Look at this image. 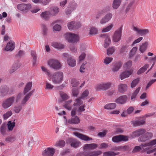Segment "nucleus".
Segmentation results:
<instances>
[{"instance_id":"f257e3e1","label":"nucleus","mask_w":156,"mask_h":156,"mask_svg":"<svg viewBox=\"0 0 156 156\" xmlns=\"http://www.w3.org/2000/svg\"><path fill=\"white\" fill-rule=\"evenodd\" d=\"M32 86V82H29L26 84L23 92V94L25 96L21 102L22 105H24L26 103L34 91L35 89H33L27 94L31 89Z\"/></svg>"},{"instance_id":"f03ea898","label":"nucleus","mask_w":156,"mask_h":156,"mask_svg":"<svg viewBox=\"0 0 156 156\" xmlns=\"http://www.w3.org/2000/svg\"><path fill=\"white\" fill-rule=\"evenodd\" d=\"M63 73L60 71L54 73L52 76V81L54 83L59 84L61 83L63 78Z\"/></svg>"},{"instance_id":"7ed1b4c3","label":"nucleus","mask_w":156,"mask_h":156,"mask_svg":"<svg viewBox=\"0 0 156 156\" xmlns=\"http://www.w3.org/2000/svg\"><path fill=\"white\" fill-rule=\"evenodd\" d=\"M15 99V97L12 96L5 100L2 103V108L4 109H6L11 107L13 104Z\"/></svg>"},{"instance_id":"20e7f679","label":"nucleus","mask_w":156,"mask_h":156,"mask_svg":"<svg viewBox=\"0 0 156 156\" xmlns=\"http://www.w3.org/2000/svg\"><path fill=\"white\" fill-rule=\"evenodd\" d=\"M48 64L49 66L54 69L58 70L61 67V64L58 60L55 59H51L48 61Z\"/></svg>"},{"instance_id":"39448f33","label":"nucleus","mask_w":156,"mask_h":156,"mask_svg":"<svg viewBox=\"0 0 156 156\" xmlns=\"http://www.w3.org/2000/svg\"><path fill=\"white\" fill-rule=\"evenodd\" d=\"M112 83L111 82L104 83L96 85L95 87L96 90L98 91L101 90H106L111 87Z\"/></svg>"},{"instance_id":"423d86ee","label":"nucleus","mask_w":156,"mask_h":156,"mask_svg":"<svg viewBox=\"0 0 156 156\" xmlns=\"http://www.w3.org/2000/svg\"><path fill=\"white\" fill-rule=\"evenodd\" d=\"M65 37L66 40L69 42H76L79 41V37L77 34H70V33H66Z\"/></svg>"},{"instance_id":"0eeeda50","label":"nucleus","mask_w":156,"mask_h":156,"mask_svg":"<svg viewBox=\"0 0 156 156\" xmlns=\"http://www.w3.org/2000/svg\"><path fill=\"white\" fill-rule=\"evenodd\" d=\"M63 56L64 57L67 58V63L68 65L70 66L73 67L76 65V61L75 59L69 55L67 53H64L63 54Z\"/></svg>"},{"instance_id":"6e6552de","label":"nucleus","mask_w":156,"mask_h":156,"mask_svg":"<svg viewBox=\"0 0 156 156\" xmlns=\"http://www.w3.org/2000/svg\"><path fill=\"white\" fill-rule=\"evenodd\" d=\"M129 137L122 135H119L113 136L112 140L114 142L119 143L122 141H126L128 140Z\"/></svg>"},{"instance_id":"1a4fd4ad","label":"nucleus","mask_w":156,"mask_h":156,"mask_svg":"<svg viewBox=\"0 0 156 156\" xmlns=\"http://www.w3.org/2000/svg\"><path fill=\"white\" fill-rule=\"evenodd\" d=\"M122 28L120 27L115 32L113 36V39L114 42H117L120 40L122 35Z\"/></svg>"},{"instance_id":"9d476101","label":"nucleus","mask_w":156,"mask_h":156,"mask_svg":"<svg viewBox=\"0 0 156 156\" xmlns=\"http://www.w3.org/2000/svg\"><path fill=\"white\" fill-rule=\"evenodd\" d=\"M55 151L53 148L48 147L46 148L42 152L43 156H53Z\"/></svg>"},{"instance_id":"9b49d317","label":"nucleus","mask_w":156,"mask_h":156,"mask_svg":"<svg viewBox=\"0 0 156 156\" xmlns=\"http://www.w3.org/2000/svg\"><path fill=\"white\" fill-rule=\"evenodd\" d=\"M133 29L134 31L136 32L138 34H140L142 36L145 35L149 33L148 29H139L134 26L133 27Z\"/></svg>"},{"instance_id":"f8f14e48","label":"nucleus","mask_w":156,"mask_h":156,"mask_svg":"<svg viewBox=\"0 0 156 156\" xmlns=\"http://www.w3.org/2000/svg\"><path fill=\"white\" fill-rule=\"evenodd\" d=\"M31 7L30 4H19L17 6V8L19 10L23 12H26Z\"/></svg>"},{"instance_id":"ddd939ff","label":"nucleus","mask_w":156,"mask_h":156,"mask_svg":"<svg viewBox=\"0 0 156 156\" xmlns=\"http://www.w3.org/2000/svg\"><path fill=\"white\" fill-rule=\"evenodd\" d=\"M81 26L80 23H76L74 21H72L68 24V27L69 30L77 29Z\"/></svg>"},{"instance_id":"4468645a","label":"nucleus","mask_w":156,"mask_h":156,"mask_svg":"<svg viewBox=\"0 0 156 156\" xmlns=\"http://www.w3.org/2000/svg\"><path fill=\"white\" fill-rule=\"evenodd\" d=\"M73 134L78 138L84 141H88L92 140L91 138H90L85 135L80 134L77 132H74Z\"/></svg>"},{"instance_id":"2eb2a0df","label":"nucleus","mask_w":156,"mask_h":156,"mask_svg":"<svg viewBox=\"0 0 156 156\" xmlns=\"http://www.w3.org/2000/svg\"><path fill=\"white\" fill-rule=\"evenodd\" d=\"M15 45L14 42L13 41L11 40L7 44L5 50L7 51H12L14 49Z\"/></svg>"},{"instance_id":"dca6fc26","label":"nucleus","mask_w":156,"mask_h":156,"mask_svg":"<svg viewBox=\"0 0 156 156\" xmlns=\"http://www.w3.org/2000/svg\"><path fill=\"white\" fill-rule=\"evenodd\" d=\"M112 16V14L111 13L107 14L104 17L102 18L101 20L100 21V23L101 24L105 23L111 19Z\"/></svg>"},{"instance_id":"f3484780","label":"nucleus","mask_w":156,"mask_h":156,"mask_svg":"<svg viewBox=\"0 0 156 156\" xmlns=\"http://www.w3.org/2000/svg\"><path fill=\"white\" fill-rule=\"evenodd\" d=\"M127 99L128 98L126 95H122L117 99L115 101V102L118 104H124L126 102Z\"/></svg>"},{"instance_id":"a211bd4d","label":"nucleus","mask_w":156,"mask_h":156,"mask_svg":"<svg viewBox=\"0 0 156 156\" xmlns=\"http://www.w3.org/2000/svg\"><path fill=\"white\" fill-rule=\"evenodd\" d=\"M133 72V70H130L129 71H125L122 73L120 75L121 80H122L128 77L132 74Z\"/></svg>"},{"instance_id":"6ab92c4d","label":"nucleus","mask_w":156,"mask_h":156,"mask_svg":"<svg viewBox=\"0 0 156 156\" xmlns=\"http://www.w3.org/2000/svg\"><path fill=\"white\" fill-rule=\"evenodd\" d=\"M98 146V144L94 143L86 144L84 145L83 148L84 150H92L96 148Z\"/></svg>"},{"instance_id":"aec40b11","label":"nucleus","mask_w":156,"mask_h":156,"mask_svg":"<svg viewBox=\"0 0 156 156\" xmlns=\"http://www.w3.org/2000/svg\"><path fill=\"white\" fill-rule=\"evenodd\" d=\"M131 123L135 126H139L144 124L145 120L142 119L141 120H134L131 121Z\"/></svg>"},{"instance_id":"412c9836","label":"nucleus","mask_w":156,"mask_h":156,"mask_svg":"<svg viewBox=\"0 0 156 156\" xmlns=\"http://www.w3.org/2000/svg\"><path fill=\"white\" fill-rule=\"evenodd\" d=\"M100 37L105 38L104 47L106 48L111 43L110 38L106 34H101Z\"/></svg>"},{"instance_id":"4be33fe9","label":"nucleus","mask_w":156,"mask_h":156,"mask_svg":"<svg viewBox=\"0 0 156 156\" xmlns=\"http://www.w3.org/2000/svg\"><path fill=\"white\" fill-rule=\"evenodd\" d=\"M80 122V120L77 116H72V118L68 121V122L69 124H78Z\"/></svg>"},{"instance_id":"5701e85b","label":"nucleus","mask_w":156,"mask_h":156,"mask_svg":"<svg viewBox=\"0 0 156 156\" xmlns=\"http://www.w3.org/2000/svg\"><path fill=\"white\" fill-rule=\"evenodd\" d=\"M122 66V63L120 62H117L112 64V70L114 72H117Z\"/></svg>"},{"instance_id":"b1692460","label":"nucleus","mask_w":156,"mask_h":156,"mask_svg":"<svg viewBox=\"0 0 156 156\" xmlns=\"http://www.w3.org/2000/svg\"><path fill=\"white\" fill-rule=\"evenodd\" d=\"M118 89L119 92L122 93L127 90V86L126 84L121 83L118 86Z\"/></svg>"},{"instance_id":"393cba45","label":"nucleus","mask_w":156,"mask_h":156,"mask_svg":"<svg viewBox=\"0 0 156 156\" xmlns=\"http://www.w3.org/2000/svg\"><path fill=\"white\" fill-rule=\"evenodd\" d=\"M146 130L145 129L140 128L136 130L133 132V134L135 137L139 136L145 133Z\"/></svg>"},{"instance_id":"a878e982","label":"nucleus","mask_w":156,"mask_h":156,"mask_svg":"<svg viewBox=\"0 0 156 156\" xmlns=\"http://www.w3.org/2000/svg\"><path fill=\"white\" fill-rule=\"evenodd\" d=\"M70 143L71 146L74 148L78 147L80 144V143L79 141L73 139H71Z\"/></svg>"},{"instance_id":"bb28decb","label":"nucleus","mask_w":156,"mask_h":156,"mask_svg":"<svg viewBox=\"0 0 156 156\" xmlns=\"http://www.w3.org/2000/svg\"><path fill=\"white\" fill-rule=\"evenodd\" d=\"M20 64L19 62L14 64L12 68L9 70L10 73H11L15 72L20 67Z\"/></svg>"},{"instance_id":"cd10ccee","label":"nucleus","mask_w":156,"mask_h":156,"mask_svg":"<svg viewBox=\"0 0 156 156\" xmlns=\"http://www.w3.org/2000/svg\"><path fill=\"white\" fill-rule=\"evenodd\" d=\"M51 45L54 48L58 49H63L64 48V45L59 43L57 42H53L51 43Z\"/></svg>"},{"instance_id":"c85d7f7f","label":"nucleus","mask_w":156,"mask_h":156,"mask_svg":"<svg viewBox=\"0 0 156 156\" xmlns=\"http://www.w3.org/2000/svg\"><path fill=\"white\" fill-rule=\"evenodd\" d=\"M16 140V137L13 135L8 136L5 139V141L8 143H12Z\"/></svg>"},{"instance_id":"c756f323","label":"nucleus","mask_w":156,"mask_h":156,"mask_svg":"<svg viewBox=\"0 0 156 156\" xmlns=\"http://www.w3.org/2000/svg\"><path fill=\"white\" fill-rule=\"evenodd\" d=\"M41 17L44 20L48 19L50 16V12L49 11L43 12L40 15Z\"/></svg>"},{"instance_id":"7c9ffc66","label":"nucleus","mask_w":156,"mask_h":156,"mask_svg":"<svg viewBox=\"0 0 156 156\" xmlns=\"http://www.w3.org/2000/svg\"><path fill=\"white\" fill-rule=\"evenodd\" d=\"M149 66V64H145L137 71V74L138 75H140L144 73L147 69Z\"/></svg>"},{"instance_id":"2f4dec72","label":"nucleus","mask_w":156,"mask_h":156,"mask_svg":"<svg viewBox=\"0 0 156 156\" xmlns=\"http://www.w3.org/2000/svg\"><path fill=\"white\" fill-rule=\"evenodd\" d=\"M49 11L50 12L51 16H54L58 13L59 9L57 7H53L51 9L50 11Z\"/></svg>"},{"instance_id":"473e14b6","label":"nucleus","mask_w":156,"mask_h":156,"mask_svg":"<svg viewBox=\"0 0 156 156\" xmlns=\"http://www.w3.org/2000/svg\"><path fill=\"white\" fill-rule=\"evenodd\" d=\"M137 48L136 47H133L130 51L129 54V58L131 59L135 55L137 50Z\"/></svg>"},{"instance_id":"72a5a7b5","label":"nucleus","mask_w":156,"mask_h":156,"mask_svg":"<svg viewBox=\"0 0 156 156\" xmlns=\"http://www.w3.org/2000/svg\"><path fill=\"white\" fill-rule=\"evenodd\" d=\"M116 105L115 103H111L106 104L104 106V108L107 109H114L116 107Z\"/></svg>"},{"instance_id":"f704fd0d","label":"nucleus","mask_w":156,"mask_h":156,"mask_svg":"<svg viewBox=\"0 0 156 156\" xmlns=\"http://www.w3.org/2000/svg\"><path fill=\"white\" fill-rule=\"evenodd\" d=\"M81 98L79 97L77 98L74 101L73 105L74 107H77L80 106L82 104L83 102L81 100Z\"/></svg>"},{"instance_id":"c9c22d12","label":"nucleus","mask_w":156,"mask_h":156,"mask_svg":"<svg viewBox=\"0 0 156 156\" xmlns=\"http://www.w3.org/2000/svg\"><path fill=\"white\" fill-rule=\"evenodd\" d=\"M72 100H70L65 102L64 105V107L68 110H70L72 108L71 103L72 102Z\"/></svg>"},{"instance_id":"e433bc0d","label":"nucleus","mask_w":156,"mask_h":156,"mask_svg":"<svg viewBox=\"0 0 156 156\" xmlns=\"http://www.w3.org/2000/svg\"><path fill=\"white\" fill-rule=\"evenodd\" d=\"M148 44L147 42L142 43L139 48L140 51L141 53L144 52L146 50Z\"/></svg>"},{"instance_id":"4c0bfd02","label":"nucleus","mask_w":156,"mask_h":156,"mask_svg":"<svg viewBox=\"0 0 156 156\" xmlns=\"http://www.w3.org/2000/svg\"><path fill=\"white\" fill-rule=\"evenodd\" d=\"M31 55L33 58V64L34 66L36 63L37 57V55L35 51H31Z\"/></svg>"},{"instance_id":"58836bf2","label":"nucleus","mask_w":156,"mask_h":156,"mask_svg":"<svg viewBox=\"0 0 156 156\" xmlns=\"http://www.w3.org/2000/svg\"><path fill=\"white\" fill-rule=\"evenodd\" d=\"M15 123L14 122L9 121L7 123V127L9 131H12L15 126Z\"/></svg>"},{"instance_id":"ea45409f","label":"nucleus","mask_w":156,"mask_h":156,"mask_svg":"<svg viewBox=\"0 0 156 156\" xmlns=\"http://www.w3.org/2000/svg\"><path fill=\"white\" fill-rule=\"evenodd\" d=\"M121 0H114L112 7L115 9H117L121 4Z\"/></svg>"},{"instance_id":"a19ab883","label":"nucleus","mask_w":156,"mask_h":156,"mask_svg":"<svg viewBox=\"0 0 156 156\" xmlns=\"http://www.w3.org/2000/svg\"><path fill=\"white\" fill-rule=\"evenodd\" d=\"M140 89V87H139L134 91L131 96V100L132 101H134V100L135 99V98L137 95L138 94Z\"/></svg>"},{"instance_id":"79ce46f5","label":"nucleus","mask_w":156,"mask_h":156,"mask_svg":"<svg viewBox=\"0 0 156 156\" xmlns=\"http://www.w3.org/2000/svg\"><path fill=\"white\" fill-rule=\"evenodd\" d=\"M88 64L86 61L83 62L80 68V72L81 73H83L85 72V70L86 68L88 66Z\"/></svg>"},{"instance_id":"37998d69","label":"nucleus","mask_w":156,"mask_h":156,"mask_svg":"<svg viewBox=\"0 0 156 156\" xmlns=\"http://www.w3.org/2000/svg\"><path fill=\"white\" fill-rule=\"evenodd\" d=\"M119 154V153H115L113 151H106L103 153L104 156H115Z\"/></svg>"},{"instance_id":"c03bdc74","label":"nucleus","mask_w":156,"mask_h":156,"mask_svg":"<svg viewBox=\"0 0 156 156\" xmlns=\"http://www.w3.org/2000/svg\"><path fill=\"white\" fill-rule=\"evenodd\" d=\"M65 142L63 140H60L59 141H57L55 145L56 147H62L65 146Z\"/></svg>"},{"instance_id":"a18cd8bd","label":"nucleus","mask_w":156,"mask_h":156,"mask_svg":"<svg viewBox=\"0 0 156 156\" xmlns=\"http://www.w3.org/2000/svg\"><path fill=\"white\" fill-rule=\"evenodd\" d=\"M128 48L126 45L122 46L120 50V53L122 55H124L128 51Z\"/></svg>"},{"instance_id":"49530a36","label":"nucleus","mask_w":156,"mask_h":156,"mask_svg":"<svg viewBox=\"0 0 156 156\" xmlns=\"http://www.w3.org/2000/svg\"><path fill=\"white\" fill-rule=\"evenodd\" d=\"M7 131L6 126L5 125H2L0 128V132L1 134L3 135H6Z\"/></svg>"},{"instance_id":"de8ad7c7","label":"nucleus","mask_w":156,"mask_h":156,"mask_svg":"<svg viewBox=\"0 0 156 156\" xmlns=\"http://www.w3.org/2000/svg\"><path fill=\"white\" fill-rule=\"evenodd\" d=\"M60 95L62 98L63 100H66L69 98V97L67 94L63 92H60Z\"/></svg>"},{"instance_id":"09e8293b","label":"nucleus","mask_w":156,"mask_h":156,"mask_svg":"<svg viewBox=\"0 0 156 156\" xmlns=\"http://www.w3.org/2000/svg\"><path fill=\"white\" fill-rule=\"evenodd\" d=\"M140 81L139 78H137L132 81L131 83V87L132 88H133L136 87V85L139 83Z\"/></svg>"},{"instance_id":"8fccbe9b","label":"nucleus","mask_w":156,"mask_h":156,"mask_svg":"<svg viewBox=\"0 0 156 156\" xmlns=\"http://www.w3.org/2000/svg\"><path fill=\"white\" fill-rule=\"evenodd\" d=\"M132 62L131 61H129L126 63L123 67L125 69H129L132 65Z\"/></svg>"},{"instance_id":"3c124183","label":"nucleus","mask_w":156,"mask_h":156,"mask_svg":"<svg viewBox=\"0 0 156 156\" xmlns=\"http://www.w3.org/2000/svg\"><path fill=\"white\" fill-rule=\"evenodd\" d=\"M147 143L142 144L141 145L142 149H143L144 151H147L150 148V145H147Z\"/></svg>"},{"instance_id":"603ef678","label":"nucleus","mask_w":156,"mask_h":156,"mask_svg":"<svg viewBox=\"0 0 156 156\" xmlns=\"http://www.w3.org/2000/svg\"><path fill=\"white\" fill-rule=\"evenodd\" d=\"M9 89L7 86H4L2 89V96L7 94L9 91Z\"/></svg>"},{"instance_id":"864d4df0","label":"nucleus","mask_w":156,"mask_h":156,"mask_svg":"<svg viewBox=\"0 0 156 156\" xmlns=\"http://www.w3.org/2000/svg\"><path fill=\"white\" fill-rule=\"evenodd\" d=\"M12 115V112L11 111L7 112L6 113L4 114L3 118L5 120L7 119L9 117Z\"/></svg>"},{"instance_id":"5fc2aeb1","label":"nucleus","mask_w":156,"mask_h":156,"mask_svg":"<svg viewBox=\"0 0 156 156\" xmlns=\"http://www.w3.org/2000/svg\"><path fill=\"white\" fill-rule=\"evenodd\" d=\"M113 24L112 23L110 24L109 26L106 27L104 28L102 30L103 32H106L109 31L113 27Z\"/></svg>"},{"instance_id":"6e6d98bb","label":"nucleus","mask_w":156,"mask_h":156,"mask_svg":"<svg viewBox=\"0 0 156 156\" xmlns=\"http://www.w3.org/2000/svg\"><path fill=\"white\" fill-rule=\"evenodd\" d=\"M71 83L72 86L73 87H76L79 84V82L77 81L75 78H73L72 79Z\"/></svg>"},{"instance_id":"4d7b16f0","label":"nucleus","mask_w":156,"mask_h":156,"mask_svg":"<svg viewBox=\"0 0 156 156\" xmlns=\"http://www.w3.org/2000/svg\"><path fill=\"white\" fill-rule=\"evenodd\" d=\"M22 109V106L21 105H16L14 107V111L17 113H19Z\"/></svg>"},{"instance_id":"13d9d810","label":"nucleus","mask_w":156,"mask_h":156,"mask_svg":"<svg viewBox=\"0 0 156 156\" xmlns=\"http://www.w3.org/2000/svg\"><path fill=\"white\" fill-rule=\"evenodd\" d=\"M84 105H83L80 106L79 107L78 109L77 110V112L78 113V115H80L81 114V112L85 110L84 109Z\"/></svg>"},{"instance_id":"bf43d9fd","label":"nucleus","mask_w":156,"mask_h":156,"mask_svg":"<svg viewBox=\"0 0 156 156\" xmlns=\"http://www.w3.org/2000/svg\"><path fill=\"white\" fill-rule=\"evenodd\" d=\"M143 38L142 37H139L137 39L135 40L133 43L131 44V46L132 47L134 45L137 43H139L143 40Z\"/></svg>"},{"instance_id":"052dcab7","label":"nucleus","mask_w":156,"mask_h":156,"mask_svg":"<svg viewBox=\"0 0 156 156\" xmlns=\"http://www.w3.org/2000/svg\"><path fill=\"white\" fill-rule=\"evenodd\" d=\"M105 13V11L104 10H101L99 11L96 15V18H99L101 16H102Z\"/></svg>"},{"instance_id":"680f3d73","label":"nucleus","mask_w":156,"mask_h":156,"mask_svg":"<svg viewBox=\"0 0 156 156\" xmlns=\"http://www.w3.org/2000/svg\"><path fill=\"white\" fill-rule=\"evenodd\" d=\"M89 92L88 90H86L83 92L80 98L82 99H83L84 98L86 97L89 94Z\"/></svg>"},{"instance_id":"e2e57ef3","label":"nucleus","mask_w":156,"mask_h":156,"mask_svg":"<svg viewBox=\"0 0 156 156\" xmlns=\"http://www.w3.org/2000/svg\"><path fill=\"white\" fill-rule=\"evenodd\" d=\"M98 30L95 27H92L90 30V34L91 35H94L98 33Z\"/></svg>"},{"instance_id":"0e129e2a","label":"nucleus","mask_w":156,"mask_h":156,"mask_svg":"<svg viewBox=\"0 0 156 156\" xmlns=\"http://www.w3.org/2000/svg\"><path fill=\"white\" fill-rule=\"evenodd\" d=\"M53 87L54 86L53 85L48 82H46V87H45L46 89L51 90H52Z\"/></svg>"},{"instance_id":"69168bd1","label":"nucleus","mask_w":156,"mask_h":156,"mask_svg":"<svg viewBox=\"0 0 156 156\" xmlns=\"http://www.w3.org/2000/svg\"><path fill=\"white\" fill-rule=\"evenodd\" d=\"M113 58L112 57H106L104 60V63L105 64H108L111 62Z\"/></svg>"},{"instance_id":"338daca9","label":"nucleus","mask_w":156,"mask_h":156,"mask_svg":"<svg viewBox=\"0 0 156 156\" xmlns=\"http://www.w3.org/2000/svg\"><path fill=\"white\" fill-rule=\"evenodd\" d=\"M114 48H110L107 50V54L108 55H112L115 51Z\"/></svg>"},{"instance_id":"774afa93","label":"nucleus","mask_w":156,"mask_h":156,"mask_svg":"<svg viewBox=\"0 0 156 156\" xmlns=\"http://www.w3.org/2000/svg\"><path fill=\"white\" fill-rule=\"evenodd\" d=\"M144 134L139 137V138H138V140L140 142H145L147 140H148Z\"/></svg>"}]
</instances>
